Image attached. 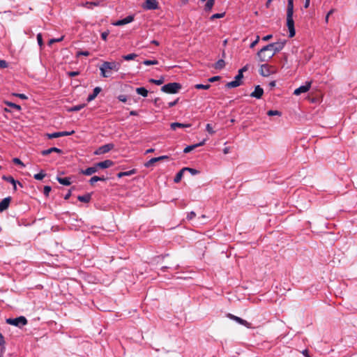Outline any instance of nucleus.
Here are the masks:
<instances>
[{"mask_svg": "<svg viewBox=\"0 0 357 357\" xmlns=\"http://www.w3.org/2000/svg\"><path fill=\"white\" fill-rule=\"evenodd\" d=\"M63 39V36H62L59 38H49L48 41H47V45H52L53 43H59V42L62 41Z\"/></svg>", "mask_w": 357, "mask_h": 357, "instance_id": "nucleus-29", "label": "nucleus"}, {"mask_svg": "<svg viewBox=\"0 0 357 357\" xmlns=\"http://www.w3.org/2000/svg\"><path fill=\"white\" fill-rule=\"evenodd\" d=\"M154 104L156 107H160V105L162 104V100L160 98H156L154 100Z\"/></svg>", "mask_w": 357, "mask_h": 357, "instance_id": "nucleus-53", "label": "nucleus"}, {"mask_svg": "<svg viewBox=\"0 0 357 357\" xmlns=\"http://www.w3.org/2000/svg\"><path fill=\"white\" fill-rule=\"evenodd\" d=\"M267 114L268 116H275V115H278L280 116V112L278 110H269L268 112H267Z\"/></svg>", "mask_w": 357, "mask_h": 357, "instance_id": "nucleus-46", "label": "nucleus"}, {"mask_svg": "<svg viewBox=\"0 0 357 357\" xmlns=\"http://www.w3.org/2000/svg\"><path fill=\"white\" fill-rule=\"evenodd\" d=\"M45 176H46V174L44 173V172L43 170H41L40 172H39L38 174H36L33 176V178L36 180H42L43 178L45 177Z\"/></svg>", "mask_w": 357, "mask_h": 357, "instance_id": "nucleus-35", "label": "nucleus"}, {"mask_svg": "<svg viewBox=\"0 0 357 357\" xmlns=\"http://www.w3.org/2000/svg\"><path fill=\"white\" fill-rule=\"evenodd\" d=\"M271 38H272V35H267V36H264L262 38V41L266 42V41L268 40Z\"/></svg>", "mask_w": 357, "mask_h": 357, "instance_id": "nucleus-61", "label": "nucleus"}, {"mask_svg": "<svg viewBox=\"0 0 357 357\" xmlns=\"http://www.w3.org/2000/svg\"><path fill=\"white\" fill-rule=\"evenodd\" d=\"M178 98H177L174 101L169 102L168 103V107H172L175 106L178 103Z\"/></svg>", "mask_w": 357, "mask_h": 357, "instance_id": "nucleus-57", "label": "nucleus"}, {"mask_svg": "<svg viewBox=\"0 0 357 357\" xmlns=\"http://www.w3.org/2000/svg\"><path fill=\"white\" fill-rule=\"evenodd\" d=\"M14 96L22 99V100H26L27 99V97L25 94H23V93H15Z\"/></svg>", "mask_w": 357, "mask_h": 357, "instance_id": "nucleus-56", "label": "nucleus"}, {"mask_svg": "<svg viewBox=\"0 0 357 357\" xmlns=\"http://www.w3.org/2000/svg\"><path fill=\"white\" fill-rule=\"evenodd\" d=\"M67 75L69 77H75V76L79 75V71H70V72L67 73Z\"/></svg>", "mask_w": 357, "mask_h": 357, "instance_id": "nucleus-48", "label": "nucleus"}, {"mask_svg": "<svg viewBox=\"0 0 357 357\" xmlns=\"http://www.w3.org/2000/svg\"><path fill=\"white\" fill-rule=\"evenodd\" d=\"M121 63L118 61H103L100 66L101 77L108 78L112 76L113 72H118L121 68Z\"/></svg>", "mask_w": 357, "mask_h": 357, "instance_id": "nucleus-1", "label": "nucleus"}, {"mask_svg": "<svg viewBox=\"0 0 357 357\" xmlns=\"http://www.w3.org/2000/svg\"><path fill=\"white\" fill-rule=\"evenodd\" d=\"M98 171V168L97 167V164H94L93 166L86 168V169H82L80 173L86 175V176H91L93 174L97 172Z\"/></svg>", "mask_w": 357, "mask_h": 357, "instance_id": "nucleus-12", "label": "nucleus"}, {"mask_svg": "<svg viewBox=\"0 0 357 357\" xmlns=\"http://www.w3.org/2000/svg\"><path fill=\"white\" fill-rule=\"evenodd\" d=\"M220 79V76H214V77H212L209 78L208 79V81L209 82H214L218 81Z\"/></svg>", "mask_w": 357, "mask_h": 357, "instance_id": "nucleus-54", "label": "nucleus"}, {"mask_svg": "<svg viewBox=\"0 0 357 357\" xmlns=\"http://www.w3.org/2000/svg\"><path fill=\"white\" fill-rule=\"evenodd\" d=\"M17 184H18L19 185H20L21 187H22V184L20 181H15V184H13V190H14L15 191H16V190H17Z\"/></svg>", "mask_w": 357, "mask_h": 357, "instance_id": "nucleus-60", "label": "nucleus"}, {"mask_svg": "<svg viewBox=\"0 0 357 357\" xmlns=\"http://www.w3.org/2000/svg\"><path fill=\"white\" fill-rule=\"evenodd\" d=\"M136 173H137V169H132L127 171V172H121L118 173L117 177L122 178L123 176H128L133 175Z\"/></svg>", "mask_w": 357, "mask_h": 357, "instance_id": "nucleus-21", "label": "nucleus"}, {"mask_svg": "<svg viewBox=\"0 0 357 357\" xmlns=\"http://www.w3.org/2000/svg\"><path fill=\"white\" fill-rule=\"evenodd\" d=\"M137 56V54L135 53L123 55V59L126 61H130L135 59Z\"/></svg>", "mask_w": 357, "mask_h": 357, "instance_id": "nucleus-34", "label": "nucleus"}, {"mask_svg": "<svg viewBox=\"0 0 357 357\" xmlns=\"http://www.w3.org/2000/svg\"><path fill=\"white\" fill-rule=\"evenodd\" d=\"M254 37L255 39L251 41L250 45H257V43L259 42L260 38L259 36H255Z\"/></svg>", "mask_w": 357, "mask_h": 357, "instance_id": "nucleus-50", "label": "nucleus"}, {"mask_svg": "<svg viewBox=\"0 0 357 357\" xmlns=\"http://www.w3.org/2000/svg\"><path fill=\"white\" fill-rule=\"evenodd\" d=\"M205 141L206 140L204 139L202 142H199L198 144H192V145H190V146H186L184 149L183 152L185 153H188L190 152L191 151L194 150L195 148L204 145L205 144Z\"/></svg>", "mask_w": 357, "mask_h": 357, "instance_id": "nucleus-20", "label": "nucleus"}, {"mask_svg": "<svg viewBox=\"0 0 357 357\" xmlns=\"http://www.w3.org/2000/svg\"><path fill=\"white\" fill-rule=\"evenodd\" d=\"M196 216V213L194 212V211H191L190 213H189L187 215V218L188 220H192Z\"/></svg>", "mask_w": 357, "mask_h": 357, "instance_id": "nucleus-55", "label": "nucleus"}, {"mask_svg": "<svg viewBox=\"0 0 357 357\" xmlns=\"http://www.w3.org/2000/svg\"><path fill=\"white\" fill-rule=\"evenodd\" d=\"M119 100L123 102H126L127 101V98L124 95H121L118 97Z\"/></svg>", "mask_w": 357, "mask_h": 357, "instance_id": "nucleus-58", "label": "nucleus"}, {"mask_svg": "<svg viewBox=\"0 0 357 357\" xmlns=\"http://www.w3.org/2000/svg\"><path fill=\"white\" fill-rule=\"evenodd\" d=\"M60 132V137H64V136H69V135H73L75 132V131L74 130H72L70 132L63 131V132Z\"/></svg>", "mask_w": 357, "mask_h": 357, "instance_id": "nucleus-47", "label": "nucleus"}, {"mask_svg": "<svg viewBox=\"0 0 357 357\" xmlns=\"http://www.w3.org/2000/svg\"><path fill=\"white\" fill-rule=\"evenodd\" d=\"M134 20V16L133 15H128L123 19L117 20L116 22L113 23L115 26H123L125 24H127L128 23L132 22Z\"/></svg>", "mask_w": 357, "mask_h": 357, "instance_id": "nucleus-11", "label": "nucleus"}, {"mask_svg": "<svg viewBox=\"0 0 357 357\" xmlns=\"http://www.w3.org/2000/svg\"><path fill=\"white\" fill-rule=\"evenodd\" d=\"M283 46H278L274 49V46H263V47L258 52L257 55L261 61H266L271 59L276 52L282 50Z\"/></svg>", "mask_w": 357, "mask_h": 357, "instance_id": "nucleus-3", "label": "nucleus"}, {"mask_svg": "<svg viewBox=\"0 0 357 357\" xmlns=\"http://www.w3.org/2000/svg\"><path fill=\"white\" fill-rule=\"evenodd\" d=\"M259 73L261 75H262L264 77H267V76L270 75L271 70H270L269 66L266 64L261 65V68L259 69Z\"/></svg>", "mask_w": 357, "mask_h": 357, "instance_id": "nucleus-18", "label": "nucleus"}, {"mask_svg": "<svg viewBox=\"0 0 357 357\" xmlns=\"http://www.w3.org/2000/svg\"><path fill=\"white\" fill-rule=\"evenodd\" d=\"M136 92L137 94L142 96L143 97H146L148 96V91L144 87H139L136 89Z\"/></svg>", "mask_w": 357, "mask_h": 357, "instance_id": "nucleus-25", "label": "nucleus"}, {"mask_svg": "<svg viewBox=\"0 0 357 357\" xmlns=\"http://www.w3.org/2000/svg\"><path fill=\"white\" fill-rule=\"evenodd\" d=\"M106 178L105 176H92L90 180L89 181L90 185H93L94 183L97 181H106Z\"/></svg>", "mask_w": 357, "mask_h": 357, "instance_id": "nucleus-24", "label": "nucleus"}, {"mask_svg": "<svg viewBox=\"0 0 357 357\" xmlns=\"http://www.w3.org/2000/svg\"><path fill=\"white\" fill-rule=\"evenodd\" d=\"M108 34H109V33H108V32H102V33H101V37H102V38L103 40H106V38H107V37Z\"/></svg>", "mask_w": 357, "mask_h": 357, "instance_id": "nucleus-62", "label": "nucleus"}, {"mask_svg": "<svg viewBox=\"0 0 357 357\" xmlns=\"http://www.w3.org/2000/svg\"><path fill=\"white\" fill-rule=\"evenodd\" d=\"M97 167L99 169H107L114 165V162L111 160H105L102 162H97Z\"/></svg>", "mask_w": 357, "mask_h": 357, "instance_id": "nucleus-13", "label": "nucleus"}, {"mask_svg": "<svg viewBox=\"0 0 357 357\" xmlns=\"http://www.w3.org/2000/svg\"><path fill=\"white\" fill-rule=\"evenodd\" d=\"M181 89V84L177 82H171L162 86L161 91L166 93L174 94L178 93Z\"/></svg>", "mask_w": 357, "mask_h": 357, "instance_id": "nucleus-4", "label": "nucleus"}, {"mask_svg": "<svg viewBox=\"0 0 357 357\" xmlns=\"http://www.w3.org/2000/svg\"><path fill=\"white\" fill-rule=\"evenodd\" d=\"M211 87V85L210 84H197L195 85V88L196 89H204V90H207L208 89H210Z\"/></svg>", "mask_w": 357, "mask_h": 357, "instance_id": "nucleus-33", "label": "nucleus"}, {"mask_svg": "<svg viewBox=\"0 0 357 357\" xmlns=\"http://www.w3.org/2000/svg\"><path fill=\"white\" fill-rule=\"evenodd\" d=\"M56 180L58 181V182L60 184L66 185V186H68V185H70L71 184L70 178L69 177L61 178V177H59L58 176L56 178Z\"/></svg>", "mask_w": 357, "mask_h": 357, "instance_id": "nucleus-23", "label": "nucleus"}, {"mask_svg": "<svg viewBox=\"0 0 357 357\" xmlns=\"http://www.w3.org/2000/svg\"><path fill=\"white\" fill-rule=\"evenodd\" d=\"M47 136L49 139L60 137V132H53V133H49V134H47Z\"/></svg>", "mask_w": 357, "mask_h": 357, "instance_id": "nucleus-41", "label": "nucleus"}, {"mask_svg": "<svg viewBox=\"0 0 357 357\" xmlns=\"http://www.w3.org/2000/svg\"><path fill=\"white\" fill-rule=\"evenodd\" d=\"M5 104L6 105L10 107L11 108L16 109L17 111H20L22 109L21 106L19 105H17L15 103H13V102H9V101H5Z\"/></svg>", "mask_w": 357, "mask_h": 357, "instance_id": "nucleus-28", "label": "nucleus"}, {"mask_svg": "<svg viewBox=\"0 0 357 357\" xmlns=\"http://www.w3.org/2000/svg\"><path fill=\"white\" fill-rule=\"evenodd\" d=\"M160 161L159 159H158V157L157 158H152L151 159H150L149 161H147L145 164H144V166L146 167H151L152 165H153V164L156 162H158Z\"/></svg>", "mask_w": 357, "mask_h": 357, "instance_id": "nucleus-32", "label": "nucleus"}, {"mask_svg": "<svg viewBox=\"0 0 357 357\" xmlns=\"http://www.w3.org/2000/svg\"><path fill=\"white\" fill-rule=\"evenodd\" d=\"M101 88L99 86H96L91 94H90L87 98V102H91L93 100H94L97 96L99 94V93L101 91Z\"/></svg>", "mask_w": 357, "mask_h": 357, "instance_id": "nucleus-19", "label": "nucleus"}, {"mask_svg": "<svg viewBox=\"0 0 357 357\" xmlns=\"http://www.w3.org/2000/svg\"><path fill=\"white\" fill-rule=\"evenodd\" d=\"M229 317L233 320H234L235 321H236L237 323L248 328H252V324L249 322H248L245 319H243L241 317H236L235 315H233V314H229Z\"/></svg>", "mask_w": 357, "mask_h": 357, "instance_id": "nucleus-10", "label": "nucleus"}, {"mask_svg": "<svg viewBox=\"0 0 357 357\" xmlns=\"http://www.w3.org/2000/svg\"><path fill=\"white\" fill-rule=\"evenodd\" d=\"M13 162L16 165H20L21 167H24L25 166L24 164L21 161V160L17 158H13Z\"/></svg>", "mask_w": 357, "mask_h": 357, "instance_id": "nucleus-45", "label": "nucleus"}, {"mask_svg": "<svg viewBox=\"0 0 357 357\" xmlns=\"http://www.w3.org/2000/svg\"><path fill=\"white\" fill-rule=\"evenodd\" d=\"M70 196H71V190H70L68 191V192L65 195L64 199L67 200L70 198Z\"/></svg>", "mask_w": 357, "mask_h": 357, "instance_id": "nucleus-64", "label": "nucleus"}, {"mask_svg": "<svg viewBox=\"0 0 357 357\" xmlns=\"http://www.w3.org/2000/svg\"><path fill=\"white\" fill-rule=\"evenodd\" d=\"M249 66L247 64L245 66H243L242 68H241L238 71L241 72V73L243 75V73L247 71L248 70Z\"/></svg>", "mask_w": 357, "mask_h": 357, "instance_id": "nucleus-59", "label": "nucleus"}, {"mask_svg": "<svg viewBox=\"0 0 357 357\" xmlns=\"http://www.w3.org/2000/svg\"><path fill=\"white\" fill-rule=\"evenodd\" d=\"M114 147L112 143L107 144L98 147L95 151L94 155H102L109 152Z\"/></svg>", "mask_w": 357, "mask_h": 357, "instance_id": "nucleus-7", "label": "nucleus"}, {"mask_svg": "<svg viewBox=\"0 0 357 357\" xmlns=\"http://www.w3.org/2000/svg\"><path fill=\"white\" fill-rule=\"evenodd\" d=\"M158 8L157 0H146L143 4V8L146 10H155Z\"/></svg>", "mask_w": 357, "mask_h": 357, "instance_id": "nucleus-9", "label": "nucleus"}, {"mask_svg": "<svg viewBox=\"0 0 357 357\" xmlns=\"http://www.w3.org/2000/svg\"><path fill=\"white\" fill-rule=\"evenodd\" d=\"M85 106H86L85 104L75 105V106L70 107V109H68V111L69 112H78V111L81 110L82 109H83Z\"/></svg>", "mask_w": 357, "mask_h": 357, "instance_id": "nucleus-31", "label": "nucleus"}, {"mask_svg": "<svg viewBox=\"0 0 357 357\" xmlns=\"http://www.w3.org/2000/svg\"><path fill=\"white\" fill-rule=\"evenodd\" d=\"M214 2H215V0H208L205 5L204 10L206 12L210 11L214 5Z\"/></svg>", "mask_w": 357, "mask_h": 357, "instance_id": "nucleus-30", "label": "nucleus"}, {"mask_svg": "<svg viewBox=\"0 0 357 357\" xmlns=\"http://www.w3.org/2000/svg\"><path fill=\"white\" fill-rule=\"evenodd\" d=\"M185 172V171H183V169H181L175 176L174 178V183H178L181 181V180L183 178V173Z\"/></svg>", "mask_w": 357, "mask_h": 357, "instance_id": "nucleus-26", "label": "nucleus"}, {"mask_svg": "<svg viewBox=\"0 0 357 357\" xmlns=\"http://www.w3.org/2000/svg\"><path fill=\"white\" fill-rule=\"evenodd\" d=\"M10 201H11L10 197H8L3 199L0 202V211H3L6 209H7L9 206Z\"/></svg>", "mask_w": 357, "mask_h": 357, "instance_id": "nucleus-15", "label": "nucleus"}, {"mask_svg": "<svg viewBox=\"0 0 357 357\" xmlns=\"http://www.w3.org/2000/svg\"><path fill=\"white\" fill-rule=\"evenodd\" d=\"M51 190H52V188L50 186H49V185L45 186L44 189H43L44 195L45 197H48Z\"/></svg>", "mask_w": 357, "mask_h": 357, "instance_id": "nucleus-43", "label": "nucleus"}, {"mask_svg": "<svg viewBox=\"0 0 357 357\" xmlns=\"http://www.w3.org/2000/svg\"><path fill=\"white\" fill-rule=\"evenodd\" d=\"M225 13H216V14H214L211 17H210V20H213L214 19H217V18H222L225 16Z\"/></svg>", "mask_w": 357, "mask_h": 357, "instance_id": "nucleus-42", "label": "nucleus"}, {"mask_svg": "<svg viewBox=\"0 0 357 357\" xmlns=\"http://www.w3.org/2000/svg\"><path fill=\"white\" fill-rule=\"evenodd\" d=\"M143 63L146 66H151V65H156L158 63V60L153 59V60H144L143 61Z\"/></svg>", "mask_w": 357, "mask_h": 357, "instance_id": "nucleus-39", "label": "nucleus"}, {"mask_svg": "<svg viewBox=\"0 0 357 357\" xmlns=\"http://www.w3.org/2000/svg\"><path fill=\"white\" fill-rule=\"evenodd\" d=\"M243 77V75L241 73V72H238V74L234 77V80L227 82L226 84V87L229 89L231 88H236L237 86H239L242 84V79Z\"/></svg>", "mask_w": 357, "mask_h": 357, "instance_id": "nucleus-6", "label": "nucleus"}, {"mask_svg": "<svg viewBox=\"0 0 357 357\" xmlns=\"http://www.w3.org/2000/svg\"><path fill=\"white\" fill-rule=\"evenodd\" d=\"M190 126V124L181 123H178V122L172 123L170 124V128L173 130H176L177 128H189Z\"/></svg>", "mask_w": 357, "mask_h": 357, "instance_id": "nucleus-17", "label": "nucleus"}, {"mask_svg": "<svg viewBox=\"0 0 357 357\" xmlns=\"http://www.w3.org/2000/svg\"><path fill=\"white\" fill-rule=\"evenodd\" d=\"M149 82L155 84L156 85H161L164 82V78L161 77L159 79H150Z\"/></svg>", "mask_w": 357, "mask_h": 357, "instance_id": "nucleus-37", "label": "nucleus"}, {"mask_svg": "<svg viewBox=\"0 0 357 357\" xmlns=\"http://www.w3.org/2000/svg\"><path fill=\"white\" fill-rule=\"evenodd\" d=\"M5 340L3 335L0 333V346H1V352L3 353L5 350L4 347Z\"/></svg>", "mask_w": 357, "mask_h": 357, "instance_id": "nucleus-40", "label": "nucleus"}, {"mask_svg": "<svg viewBox=\"0 0 357 357\" xmlns=\"http://www.w3.org/2000/svg\"><path fill=\"white\" fill-rule=\"evenodd\" d=\"M8 66V63L6 60L0 59V68H6Z\"/></svg>", "mask_w": 357, "mask_h": 357, "instance_id": "nucleus-44", "label": "nucleus"}, {"mask_svg": "<svg viewBox=\"0 0 357 357\" xmlns=\"http://www.w3.org/2000/svg\"><path fill=\"white\" fill-rule=\"evenodd\" d=\"M311 87V82H307L305 85L301 86L294 90V94L299 96L301 93L307 92Z\"/></svg>", "mask_w": 357, "mask_h": 357, "instance_id": "nucleus-8", "label": "nucleus"}, {"mask_svg": "<svg viewBox=\"0 0 357 357\" xmlns=\"http://www.w3.org/2000/svg\"><path fill=\"white\" fill-rule=\"evenodd\" d=\"M38 45H43V36L41 33L37 34Z\"/></svg>", "mask_w": 357, "mask_h": 357, "instance_id": "nucleus-49", "label": "nucleus"}, {"mask_svg": "<svg viewBox=\"0 0 357 357\" xmlns=\"http://www.w3.org/2000/svg\"><path fill=\"white\" fill-rule=\"evenodd\" d=\"M263 93V89L259 85H258L255 86V91L250 94V96L259 99L261 98Z\"/></svg>", "mask_w": 357, "mask_h": 357, "instance_id": "nucleus-14", "label": "nucleus"}, {"mask_svg": "<svg viewBox=\"0 0 357 357\" xmlns=\"http://www.w3.org/2000/svg\"><path fill=\"white\" fill-rule=\"evenodd\" d=\"M294 15V1L288 0L287 9V26L289 31V37L292 38L295 36Z\"/></svg>", "mask_w": 357, "mask_h": 357, "instance_id": "nucleus-2", "label": "nucleus"}, {"mask_svg": "<svg viewBox=\"0 0 357 357\" xmlns=\"http://www.w3.org/2000/svg\"><path fill=\"white\" fill-rule=\"evenodd\" d=\"M168 158H169V156H167V155H162V156L158 157V159L160 161H162V160H166Z\"/></svg>", "mask_w": 357, "mask_h": 357, "instance_id": "nucleus-63", "label": "nucleus"}, {"mask_svg": "<svg viewBox=\"0 0 357 357\" xmlns=\"http://www.w3.org/2000/svg\"><path fill=\"white\" fill-rule=\"evenodd\" d=\"M77 199L82 202L89 203L91 199V195L90 193H86L84 195H79L77 197Z\"/></svg>", "mask_w": 357, "mask_h": 357, "instance_id": "nucleus-22", "label": "nucleus"}, {"mask_svg": "<svg viewBox=\"0 0 357 357\" xmlns=\"http://www.w3.org/2000/svg\"><path fill=\"white\" fill-rule=\"evenodd\" d=\"M183 171H185V172L188 171V172H190V174L192 175H196L199 173L198 170L193 169V168H190V167H183Z\"/></svg>", "mask_w": 357, "mask_h": 357, "instance_id": "nucleus-38", "label": "nucleus"}, {"mask_svg": "<svg viewBox=\"0 0 357 357\" xmlns=\"http://www.w3.org/2000/svg\"><path fill=\"white\" fill-rule=\"evenodd\" d=\"M6 323L20 328L27 324V320L24 317L21 316L15 319H7Z\"/></svg>", "mask_w": 357, "mask_h": 357, "instance_id": "nucleus-5", "label": "nucleus"}, {"mask_svg": "<svg viewBox=\"0 0 357 357\" xmlns=\"http://www.w3.org/2000/svg\"><path fill=\"white\" fill-rule=\"evenodd\" d=\"M53 152H55V153H63V151L60 149H58L56 147H52V148H50L48 149H46V150H43L41 151V154L43 155H47Z\"/></svg>", "mask_w": 357, "mask_h": 357, "instance_id": "nucleus-16", "label": "nucleus"}, {"mask_svg": "<svg viewBox=\"0 0 357 357\" xmlns=\"http://www.w3.org/2000/svg\"><path fill=\"white\" fill-rule=\"evenodd\" d=\"M81 55H83V56H89V52L88 51H79L77 52V56H79Z\"/></svg>", "mask_w": 357, "mask_h": 357, "instance_id": "nucleus-52", "label": "nucleus"}, {"mask_svg": "<svg viewBox=\"0 0 357 357\" xmlns=\"http://www.w3.org/2000/svg\"><path fill=\"white\" fill-rule=\"evenodd\" d=\"M225 66V62L222 59H219L214 65V68L218 70L222 69Z\"/></svg>", "mask_w": 357, "mask_h": 357, "instance_id": "nucleus-27", "label": "nucleus"}, {"mask_svg": "<svg viewBox=\"0 0 357 357\" xmlns=\"http://www.w3.org/2000/svg\"><path fill=\"white\" fill-rule=\"evenodd\" d=\"M2 179L8 182V183H10L11 184H15V181H16V180L14 179V178L11 176H2Z\"/></svg>", "mask_w": 357, "mask_h": 357, "instance_id": "nucleus-36", "label": "nucleus"}, {"mask_svg": "<svg viewBox=\"0 0 357 357\" xmlns=\"http://www.w3.org/2000/svg\"><path fill=\"white\" fill-rule=\"evenodd\" d=\"M206 130L210 133V134H213L215 132L212 128V126H211V124L208 123L206 124Z\"/></svg>", "mask_w": 357, "mask_h": 357, "instance_id": "nucleus-51", "label": "nucleus"}]
</instances>
